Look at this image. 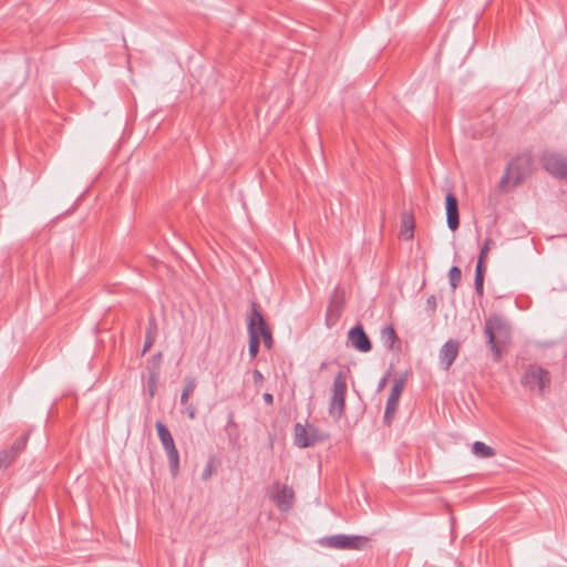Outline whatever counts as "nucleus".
I'll use <instances>...</instances> for the list:
<instances>
[{
  "label": "nucleus",
  "mask_w": 567,
  "mask_h": 567,
  "mask_svg": "<svg viewBox=\"0 0 567 567\" xmlns=\"http://www.w3.org/2000/svg\"><path fill=\"white\" fill-rule=\"evenodd\" d=\"M484 334L494 360L498 362L504 347L511 340V326L502 316L493 315L485 320Z\"/></svg>",
  "instance_id": "f257e3e1"
},
{
  "label": "nucleus",
  "mask_w": 567,
  "mask_h": 567,
  "mask_svg": "<svg viewBox=\"0 0 567 567\" xmlns=\"http://www.w3.org/2000/svg\"><path fill=\"white\" fill-rule=\"evenodd\" d=\"M533 162L530 153H524L513 158L507 164L506 171L501 178L499 186L505 187L509 181L513 182L514 186L519 185L532 175Z\"/></svg>",
  "instance_id": "f03ea898"
},
{
  "label": "nucleus",
  "mask_w": 567,
  "mask_h": 567,
  "mask_svg": "<svg viewBox=\"0 0 567 567\" xmlns=\"http://www.w3.org/2000/svg\"><path fill=\"white\" fill-rule=\"evenodd\" d=\"M550 383L549 371L535 363L526 365L520 377V384L529 391H536L540 396L549 390Z\"/></svg>",
  "instance_id": "7ed1b4c3"
},
{
  "label": "nucleus",
  "mask_w": 567,
  "mask_h": 567,
  "mask_svg": "<svg viewBox=\"0 0 567 567\" xmlns=\"http://www.w3.org/2000/svg\"><path fill=\"white\" fill-rule=\"evenodd\" d=\"M347 382L343 372H339L333 379L332 394L329 402V414L339 420L346 408Z\"/></svg>",
  "instance_id": "20e7f679"
},
{
  "label": "nucleus",
  "mask_w": 567,
  "mask_h": 567,
  "mask_svg": "<svg viewBox=\"0 0 567 567\" xmlns=\"http://www.w3.org/2000/svg\"><path fill=\"white\" fill-rule=\"evenodd\" d=\"M320 545L336 549H362L369 543V538L364 536H348L338 534L326 536L319 540Z\"/></svg>",
  "instance_id": "39448f33"
},
{
  "label": "nucleus",
  "mask_w": 567,
  "mask_h": 567,
  "mask_svg": "<svg viewBox=\"0 0 567 567\" xmlns=\"http://www.w3.org/2000/svg\"><path fill=\"white\" fill-rule=\"evenodd\" d=\"M156 430L158 439L167 454L171 471L175 475L179 467V454L178 450L176 449L174 439L167 426L161 421L156 422Z\"/></svg>",
  "instance_id": "423d86ee"
},
{
  "label": "nucleus",
  "mask_w": 567,
  "mask_h": 567,
  "mask_svg": "<svg viewBox=\"0 0 567 567\" xmlns=\"http://www.w3.org/2000/svg\"><path fill=\"white\" fill-rule=\"evenodd\" d=\"M540 164L551 176L559 179L567 178V156L560 153L546 151L540 156Z\"/></svg>",
  "instance_id": "0eeeda50"
},
{
  "label": "nucleus",
  "mask_w": 567,
  "mask_h": 567,
  "mask_svg": "<svg viewBox=\"0 0 567 567\" xmlns=\"http://www.w3.org/2000/svg\"><path fill=\"white\" fill-rule=\"evenodd\" d=\"M327 437L324 433L312 425L307 427L300 423L295 425V444L300 449L312 446L318 442L324 441Z\"/></svg>",
  "instance_id": "6e6552de"
},
{
  "label": "nucleus",
  "mask_w": 567,
  "mask_h": 567,
  "mask_svg": "<svg viewBox=\"0 0 567 567\" xmlns=\"http://www.w3.org/2000/svg\"><path fill=\"white\" fill-rule=\"evenodd\" d=\"M270 498L280 512H288L293 506L295 492L291 486L277 481L271 486Z\"/></svg>",
  "instance_id": "1a4fd4ad"
},
{
  "label": "nucleus",
  "mask_w": 567,
  "mask_h": 567,
  "mask_svg": "<svg viewBox=\"0 0 567 567\" xmlns=\"http://www.w3.org/2000/svg\"><path fill=\"white\" fill-rule=\"evenodd\" d=\"M346 305V292L343 289L336 287L330 296L329 305L326 312V324L334 326L342 316Z\"/></svg>",
  "instance_id": "9d476101"
},
{
  "label": "nucleus",
  "mask_w": 567,
  "mask_h": 567,
  "mask_svg": "<svg viewBox=\"0 0 567 567\" xmlns=\"http://www.w3.org/2000/svg\"><path fill=\"white\" fill-rule=\"evenodd\" d=\"M405 379L401 377L399 379H395L392 384L384 411V422H386L388 424H390L392 419L394 417V414L399 405L400 396L405 386Z\"/></svg>",
  "instance_id": "9b49d317"
},
{
  "label": "nucleus",
  "mask_w": 567,
  "mask_h": 567,
  "mask_svg": "<svg viewBox=\"0 0 567 567\" xmlns=\"http://www.w3.org/2000/svg\"><path fill=\"white\" fill-rule=\"evenodd\" d=\"M249 319H254L255 328H257L259 332V339H264L265 346L269 349L272 344V337L270 328L268 327L261 311L259 310V306L256 302H251V311L248 316Z\"/></svg>",
  "instance_id": "f8f14e48"
},
{
  "label": "nucleus",
  "mask_w": 567,
  "mask_h": 567,
  "mask_svg": "<svg viewBox=\"0 0 567 567\" xmlns=\"http://www.w3.org/2000/svg\"><path fill=\"white\" fill-rule=\"evenodd\" d=\"M348 341L360 352H369L372 349L371 341L362 326L358 324L348 332Z\"/></svg>",
  "instance_id": "ddd939ff"
},
{
  "label": "nucleus",
  "mask_w": 567,
  "mask_h": 567,
  "mask_svg": "<svg viewBox=\"0 0 567 567\" xmlns=\"http://www.w3.org/2000/svg\"><path fill=\"white\" fill-rule=\"evenodd\" d=\"M460 352V342L455 339L446 341L440 350V362L445 371H449Z\"/></svg>",
  "instance_id": "4468645a"
},
{
  "label": "nucleus",
  "mask_w": 567,
  "mask_h": 567,
  "mask_svg": "<svg viewBox=\"0 0 567 567\" xmlns=\"http://www.w3.org/2000/svg\"><path fill=\"white\" fill-rule=\"evenodd\" d=\"M445 209L447 227L455 231L460 226L458 202L452 193L445 196Z\"/></svg>",
  "instance_id": "2eb2a0df"
},
{
  "label": "nucleus",
  "mask_w": 567,
  "mask_h": 567,
  "mask_svg": "<svg viewBox=\"0 0 567 567\" xmlns=\"http://www.w3.org/2000/svg\"><path fill=\"white\" fill-rule=\"evenodd\" d=\"M380 338H381L383 346L388 350L400 351L401 343H400L399 337L396 334V331L394 330V328L392 326L383 327L381 329Z\"/></svg>",
  "instance_id": "dca6fc26"
},
{
  "label": "nucleus",
  "mask_w": 567,
  "mask_h": 567,
  "mask_svg": "<svg viewBox=\"0 0 567 567\" xmlns=\"http://www.w3.org/2000/svg\"><path fill=\"white\" fill-rule=\"evenodd\" d=\"M247 320H248L247 328H248V336H249L248 351H249L250 358L255 359L259 352V347H260L259 332H258L257 328H255L254 319L247 318Z\"/></svg>",
  "instance_id": "f3484780"
},
{
  "label": "nucleus",
  "mask_w": 567,
  "mask_h": 567,
  "mask_svg": "<svg viewBox=\"0 0 567 567\" xmlns=\"http://www.w3.org/2000/svg\"><path fill=\"white\" fill-rule=\"evenodd\" d=\"M414 217L411 213L404 212L401 216L400 238L411 240L414 236Z\"/></svg>",
  "instance_id": "a211bd4d"
},
{
  "label": "nucleus",
  "mask_w": 567,
  "mask_h": 567,
  "mask_svg": "<svg viewBox=\"0 0 567 567\" xmlns=\"http://www.w3.org/2000/svg\"><path fill=\"white\" fill-rule=\"evenodd\" d=\"M184 382H185V384H184L182 395H181V404L187 405V403H189L188 402L189 396L193 395V393L196 390L197 381L194 377H186Z\"/></svg>",
  "instance_id": "6ab92c4d"
},
{
  "label": "nucleus",
  "mask_w": 567,
  "mask_h": 567,
  "mask_svg": "<svg viewBox=\"0 0 567 567\" xmlns=\"http://www.w3.org/2000/svg\"><path fill=\"white\" fill-rule=\"evenodd\" d=\"M472 452L476 456L485 457V458L493 457L496 455V452L493 447L486 445L484 442H481V441L474 442V444L472 446Z\"/></svg>",
  "instance_id": "aec40b11"
},
{
  "label": "nucleus",
  "mask_w": 567,
  "mask_h": 567,
  "mask_svg": "<svg viewBox=\"0 0 567 567\" xmlns=\"http://www.w3.org/2000/svg\"><path fill=\"white\" fill-rule=\"evenodd\" d=\"M461 279H462L461 269L457 266L451 267L449 270V280H450V285H451L453 291L458 287Z\"/></svg>",
  "instance_id": "412c9836"
},
{
  "label": "nucleus",
  "mask_w": 567,
  "mask_h": 567,
  "mask_svg": "<svg viewBox=\"0 0 567 567\" xmlns=\"http://www.w3.org/2000/svg\"><path fill=\"white\" fill-rule=\"evenodd\" d=\"M217 464H218V461L214 456L209 457V460L207 461L205 468L202 473L203 481H208L213 476V474L217 470Z\"/></svg>",
  "instance_id": "4be33fe9"
},
{
  "label": "nucleus",
  "mask_w": 567,
  "mask_h": 567,
  "mask_svg": "<svg viewBox=\"0 0 567 567\" xmlns=\"http://www.w3.org/2000/svg\"><path fill=\"white\" fill-rule=\"evenodd\" d=\"M155 329H156L155 319L152 317L150 319V329L146 332V337H145V342H144V347H143V353L148 351V349L153 346V343L155 341V338L153 336V330H155Z\"/></svg>",
  "instance_id": "5701e85b"
},
{
  "label": "nucleus",
  "mask_w": 567,
  "mask_h": 567,
  "mask_svg": "<svg viewBox=\"0 0 567 567\" xmlns=\"http://www.w3.org/2000/svg\"><path fill=\"white\" fill-rule=\"evenodd\" d=\"M18 455L10 447L7 450H3L0 453V465L1 467H8L17 457Z\"/></svg>",
  "instance_id": "b1692460"
},
{
  "label": "nucleus",
  "mask_w": 567,
  "mask_h": 567,
  "mask_svg": "<svg viewBox=\"0 0 567 567\" xmlns=\"http://www.w3.org/2000/svg\"><path fill=\"white\" fill-rule=\"evenodd\" d=\"M27 442H28V435L27 434L21 435L14 441V443L10 446V449L13 450L17 455H19L20 452L25 447Z\"/></svg>",
  "instance_id": "393cba45"
},
{
  "label": "nucleus",
  "mask_w": 567,
  "mask_h": 567,
  "mask_svg": "<svg viewBox=\"0 0 567 567\" xmlns=\"http://www.w3.org/2000/svg\"><path fill=\"white\" fill-rule=\"evenodd\" d=\"M495 246V241L492 238H486L484 240L483 246L481 247L478 258L485 259L487 258L488 251L492 249V247Z\"/></svg>",
  "instance_id": "a878e982"
},
{
  "label": "nucleus",
  "mask_w": 567,
  "mask_h": 567,
  "mask_svg": "<svg viewBox=\"0 0 567 567\" xmlns=\"http://www.w3.org/2000/svg\"><path fill=\"white\" fill-rule=\"evenodd\" d=\"M225 430L228 432L229 436L231 435V433H230L231 430L237 431V424L235 422V414L233 411H230L228 413L227 424H226Z\"/></svg>",
  "instance_id": "bb28decb"
},
{
  "label": "nucleus",
  "mask_w": 567,
  "mask_h": 567,
  "mask_svg": "<svg viewBox=\"0 0 567 567\" xmlns=\"http://www.w3.org/2000/svg\"><path fill=\"white\" fill-rule=\"evenodd\" d=\"M485 262H486L485 259L478 258L477 264H476V268H475V277H483L484 278L485 269H486Z\"/></svg>",
  "instance_id": "cd10ccee"
},
{
  "label": "nucleus",
  "mask_w": 567,
  "mask_h": 567,
  "mask_svg": "<svg viewBox=\"0 0 567 567\" xmlns=\"http://www.w3.org/2000/svg\"><path fill=\"white\" fill-rule=\"evenodd\" d=\"M156 382H157V374L152 373L148 379V390H150L151 398H153L155 395Z\"/></svg>",
  "instance_id": "c85d7f7f"
},
{
  "label": "nucleus",
  "mask_w": 567,
  "mask_h": 567,
  "mask_svg": "<svg viewBox=\"0 0 567 567\" xmlns=\"http://www.w3.org/2000/svg\"><path fill=\"white\" fill-rule=\"evenodd\" d=\"M475 291L478 296H483L484 292V278L483 277H475L474 280Z\"/></svg>",
  "instance_id": "c756f323"
},
{
  "label": "nucleus",
  "mask_w": 567,
  "mask_h": 567,
  "mask_svg": "<svg viewBox=\"0 0 567 567\" xmlns=\"http://www.w3.org/2000/svg\"><path fill=\"white\" fill-rule=\"evenodd\" d=\"M185 408V412L187 414V416L190 419V420H194L196 417V406L193 404V403H187V405H183Z\"/></svg>",
  "instance_id": "7c9ffc66"
},
{
  "label": "nucleus",
  "mask_w": 567,
  "mask_h": 567,
  "mask_svg": "<svg viewBox=\"0 0 567 567\" xmlns=\"http://www.w3.org/2000/svg\"><path fill=\"white\" fill-rule=\"evenodd\" d=\"M252 380H254L255 385L261 384L262 381H264L262 373L259 370H257V369L254 370V372H252Z\"/></svg>",
  "instance_id": "2f4dec72"
},
{
  "label": "nucleus",
  "mask_w": 567,
  "mask_h": 567,
  "mask_svg": "<svg viewBox=\"0 0 567 567\" xmlns=\"http://www.w3.org/2000/svg\"><path fill=\"white\" fill-rule=\"evenodd\" d=\"M262 398L266 404L271 405L274 403V396L271 393L267 392L262 395Z\"/></svg>",
  "instance_id": "473e14b6"
},
{
  "label": "nucleus",
  "mask_w": 567,
  "mask_h": 567,
  "mask_svg": "<svg viewBox=\"0 0 567 567\" xmlns=\"http://www.w3.org/2000/svg\"><path fill=\"white\" fill-rule=\"evenodd\" d=\"M427 305L432 308V309H435L436 308V299L434 296H431L430 298H427Z\"/></svg>",
  "instance_id": "72a5a7b5"
},
{
  "label": "nucleus",
  "mask_w": 567,
  "mask_h": 567,
  "mask_svg": "<svg viewBox=\"0 0 567 567\" xmlns=\"http://www.w3.org/2000/svg\"><path fill=\"white\" fill-rule=\"evenodd\" d=\"M386 380H388V377H384V378L380 381L379 386H378V390H379V391H380V390H382V389L384 388V385H385V383H386Z\"/></svg>",
  "instance_id": "f704fd0d"
}]
</instances>
